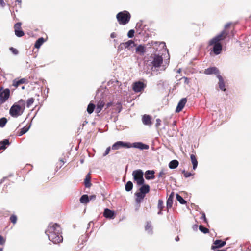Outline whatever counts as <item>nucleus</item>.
<instances>
[{
  "mask_svg": "<svg viewBox=\"0 0 251 251\" xmlns=\"http://www.w3.org/2000/svg\"><path fill=\"white\" fill-rule=\"evenodd\" d=\"M112 102L110 101V102H108L106 105V108H108V107H110L111 106H112Z\"/></svg>",
  "mask_w": 251,
  "mask_h": 251,
  "instance_id": "4d7b16f0",
  "label": "nucleus"
},
{
  "mask_svg": "<svg viewBox=\"0 0 251 251\" xmlns=\"http://www.w3.org/2000/svg\"><path fill=\"white\" fill-rule=\"evenodd\" d=\"M176 199L181 204H185L186 203V201L178 194H176Z\"/></svg>",
  "mask_w": 251,
  "mask_h": 251,
  "instance_id": "72a5a7b5",
  "label": "nucleus"
},
{
  "mask_svg": "<svg viewBox=\"0 0 251 251\" xmlns=\"http://www.w3.org/2000/svg\"><path fill=\"white\" fill-rule=\"evenodd\" d=\"M123 44L125 46V50H131L136 46L134 42L131 40L123 43Z\"/></svg>",
  "mask_w": 251,
  "mask_h": 251,
  "instance_id": "dca6fc26",
  "label": "nucleus"
},
{
  "mask_svg": "<svg viewBox=\"0 0 251 251\" xmlns=\"http://www.w3.org/2000/svg\"><path fill=\"white\" fill-rule=\"evenodd\" d=\"M175 196L174 192H172L169 195L167 200V208H171L173 202V199Z\"/></svg>",
  "mask_w": 251,
  "mask_h": 251,
  "instance_id": "4be33fe9",
  "label": "nucleus"
},
{
  "mask_svg": "<svg viewBox=\"0 0 251 251\" xmlns=\"http://www.w3.org/2000/svg\"><path fill=\"white\" fill-rule=\"evenodd\" d=\"M230 25V23H227V24L225 25V28H226L228 27Z\"/></svg>",
  "mask_w": 251,
  "mask_h": 251,
  "instance_id": "bf43d9fd",
  "label": "nucleus"
},
{
  "mask_svg": "<svg viewBox=\"0 0 251 251\" xmlns=\"http://www.w3.org/2000/svg\"><path fill=\"white\" fill-rule=\"evenodd\" d=\"M96 195H92L90 196L89 197V201H90V200L95 199H96Z\"/></svg>",
  "mask_w": 251,
  "mask_h": 251,
  "instance_id": "5fc2aeb1",
  "label": "nucleus"
},
{
  "mask_svg": "<svg viewBox=\"0 0 251 251\" xmlns=\"http://www.w3.org/2000/svg\"><path fill=\"white\" fill-rule=\"evenodd\" d=\"M10 220L14 224L16 223L17 221V217L16 215L14 214L12 215L10 217Z\"/></svg>",
  "mask_w": 251,
  "mask_h": 251,
  "instance_id": "ea45409f",
  "label": "nucleus"
},
{
  "mask_svg": "<svg viewBox=\"0 0 251 251\" xmlns=\"http://www.w3.org/2000/svg\"><path fill=\"white\" fill-rule=\"evenodd\" d=\"M197 226H197V225H194V226H193V228H194V229H196V230H197Z\"/></svg>",
  "mask_w": 251,
  "mask_h": 251,
  "instance_id": "0e129e2a",
  "label": "nucleus"
},
{
  "mask_svg": "<svg viewBox=\"0 0 251 251\" xmlns=\"http://www.w3.org/2000/svg\"><path fill=\"white\" fill-rule=\"evenodd\" d=\"M79 201L81 203H87L89 202V196L86 194H84L80 197Z\"/></svg>",
  "mask_w": 251,
  "mask_h": 251,
  "instance_id": "c756f323",
  "label": "nucleus"
},
{
  "mask_svg": "<svg viewBox=\"0 0 251 251\" xmlns=\"http://www.w3.org/2000/svg\"><path fill=\"white\" fill-rule=\"evenodd\" d=\"M217 251H226L225 250H218Z\"/></svg>",
  "mask_w": 251,
  "mask_h": 251,
  "instance_id": "774afa93",
  "label": "nucleus"
},
{
  "mask_svg": "<svg viewBox=\"0 0 251 251\" xmlns=\"http://www.w3.org/2000/svg\"><path fill=\"white\" fill-rule=\"evenodd\" d=\"M4 213L3 212V210H0V216H4Z\"/></svg>",
  "mask_w": 251,
  "mask_h": 251,
  "instance_id": "052dcab7",
  "label": "nucleus"
},
{
  "mask_svg": "<svg viewBox=\"0 0 251 251\" xmlns=\"http://www.w3.org/2000/svg\"><path fill=\"white\" fill-rule=\"evenodd\" d=\"M116 18L120 25H125L129 22L131 15L128 11L124 10L119 12L116 15Z\"/></svg>",
  "mask_w": 251,
  "mask_h": 251,
  "instance_id": "39448f33",
  "label": "nucleus"
},
{
  "mask_svg": "<svg viewBox=\"0 0 251 251\" xmlns=\"http://www.w3.org/2000/svg\"><path fill=\"white\" fill-rule=\"evenodd\" d=\"M136 28H137V29H141V30L143 29L142 24V22L141 21L140 22H138L136 24Z\"/></svg>",
  "mask_w": 251,
  "mask_h": 251,
  "instance_id": "a18cd8bd",
  "label": "nucleus"
},
{
  "mask_svg": "<svg viewBox=\"0 0 251 251\" xmlns=\"http://www.w3.org/2000/svg\"><path fill=\"white\" fill-rule=\"evenodd\" d=\"M162 210H159V211L158 212L157 214L158 215H162Z\"/></svg>",
  "mask_w": 251,
  "mask_h": 251,
  "instance_id": "680f3d73",
  "label": "nucleus"
},
{
  "mask_svg": "<svg viewBox=\"0 0 251 251\" xmlns=\"http://www.w3.org/2000/svg\"><path fill=\"white\" fill-rule=\"evenodd\" d=\"M141 187L139 189V192H136L134 195L136 197L135 202L137 204L140 203L144 199L146 194L148 193L150 190V187L148 184H143L140 185Z\"/></svg>",
  "mask_w": 251,
  "mask_h": 251,
  "instance_id": "20e7f679",
  "label": "nucleus"
},
{
  "mask_svg": "<svg viewBox=\"0 0 251 251\" xmlns=\"http://www.w3.org/2000/svg\"><path fill=\"white\" fill-rule=\"evenodd\" d=\"M116 37V34L115 32H112L110 34V37L111 38H114Z\"/></svg>",
  "mask_w": 251,
  "mask_h": 251,
  "instance_id": "6e6d98bb",
  "label": "nucleus"
},
{
  "mask_svg": "<svg viewBox=\"0 0 251 251\" xmlns=\"http://www.w3.org/2000/svg\"><path fill=\"white\" fill-rule=\"evenodd\" d=\"M182 173L183 174L184 176L186 178H188V177L192 176V175H193V174H192L191 172H186L185 170L182 171Z\"/></svg>",
  "mask_w": 251,
  "mask_h": 251,
  "instance_id": "37998d69",
  "label": "nucleus"
},
{
  "mask_svg": "<svg viewBox=\"0 0 251 251\" xmlns=\"http://www.w3.org/2000/svg\"><path fill=\"white\" fill-rule=\"evenodd\" d=\"M145 230L150 235H152L153 234L152 227L150 221L147 222L145 226Z\"/></svg>",
  "mask_w": 251,
  "mask_h": 251,
  "instance_id": "393cba45",
  "label": "nucleus"
},
{
  "mask_svg": "<svg viewBox=\"0 0 251 251\" xmlns=\"http://www.w3.org/2000/svg\"><path fill=\"white\" fill-rule=\"evenodd\" d=\"M30 127V125H29L28 126H25L23 127L21 129V131L19 133V135H18L19 136H22L23 134H25V133H26L28 131V130L29 129Z\"/></svg>",
  "mask_w": 251,
  "mask_h": 251,
  "instance_id": "7c9ffc66",
  "label": "nucleus"
},
{
  "mask_svg": "<svg viewBox=\"0 0 251 251\" xmlns=\"http://www.w3.org/2000/svg\"><path fill=\"white\" fill-rule=\"evenodd\" d=\"M16 1H17L18 3L20 4V3H21V2H22V0H16Z\"/></svg>",
  "mask_w": 251,
  "mask_h": 251,
  "instance_id": "69168bd1",
  "label": "nucleus"
},
{
  "mask_svg": "<svg viewBox=\"0 0 251 251\" xmlns=\"http://www.w3.org/2000/svg\"><path fill=\"white\" fill-rule=\"evenodd\" d=\"M85 186L87 188H89L91 186V183L90 182V177L89 176V175H87L85 177L84 180Z\"/></svg>",
  "mask_w": 251,
  "mask_h": 251,
  "instance_id": "f704fd0d",
  "label": "nucleus"
},
{
  "mask_svg": "<svg viewBox=\"0 0 251 251\" xmlns=\"http://www.w3.org/2000/svg\"><path fill=\"white\" fill-rule=\"evenodd\" d=\"M21 22H18L14 25L15 34L18 37H21L25 34L24 31L21 29Z\"/></svg>",
  "mask_w": 251,
  "mask_h": 251,
  "instance_id": "9b49d317",
  "label": "nucleus"
},
{
  "mask_svg": "<svg viewBox=\"0 0 251 251\" xmlns=\"http://www.w3.org/2000/svg\"><path fill=\"white\" fill-rule=\"evenodd\" d=\"M120 56H122V57H126V56H128V54L127 52H122L120 53Z\"/></svg>",
  "mask_w": 251,
  "mask_h": 251,
  "instance_id": "864d4df0",
  "label": "nucleus"
},
{
  "mask_svg": "<svg viewBox=\"0 0 251 251\" xmlns=\"http://www.w3.org/2000/svg\"><path fill=\"white\" fill-rule=\"evenodd\" d=\"M179 162L177 160H173L169 163V167L171 169H174L177 167Z\"/></svg>",
  "mask_w": 251,
  "mask_h": 251,
  "instance_id": "c85d7f7f",
  "label": "nucleus"
},
{
  "mask_svg": "<svg viewBox=\"0 0 251 251\" xmlns=\"http://www.w3.org/2000/svg\"><path fill=\"white\" fill-rule=\"evenodd\" d=\"M9 50L11 51V52L14 54V55H18L19 54V51L18 50H17L16 49L13 48V47H10L9 48Z\"/></svg>",
  "mask_w": 251,
  "mask_h": 251,
  "instance_id": "79ce46f5",
  "label": "nucleus"
},
{
  "mask_svg": "<svg viewBox=\"0 0 251 251\" xmlns=\"http://www.w3.org/2000/svg\"><path fill=\"white\" fill-rule=\"evenodd\" d=\"M204 73L207 75L215 74L217 76L218 74H220L219 70L215 67H209L205 69Z\"/></svg>",
  "mask_w": 251,
  "mask_h": 251,
  "instance_id": "4468645a",
  "label": "nucleus"
},
{
  "mask_svg": "<svg viewBox=\"0 0 251 251\" xmlns=\"http://www.w3.org/2000/svg\"><path fill=\"white\" fill-rule=\"evenodd\" d=\"M201 219L203 220L205 223H207L208 222L204 212L202 213V215L201 217Z\"/></svg>",
  "mask_w": 251,
  "mask_h": 251,
  "instance_id": "49530a36",
  "label": "nucleus"
},
{
  "mask_svg": "<svg viewBox=\"0 0 251 251\" xmlns=\"http://www.w3.org/2000/svg\"><path fill=\"white\" fill-rule=\"evenodd\" d=\"M157 207L159 210H162L163 206V201L162 200L159 199L158 200Z\"/></svg>",
  "mask_w": 251,
  "mask_h": 251,
  "instance_id": "a19ab883",
  "label": "nucleus"
},
{
  "mask_svg": "<svg viewBox=\"0 0 251 251\" xmlns=\"http://www.w3.org/2000/svg\"><path fill=\"white\" fill-rule=\"evenodd\" d=\"M187 102V99L186 98H182L178 102L177 106L176 109V112H179L181 111L184 107Z\"/></svg>",
  "mask_w": 251,
  "mask_h": 251,
  "instance_id": "2eb2a0df",
  "label": "nucleus"
},
{
  "mask_svg": "<svg viewBox=\"0 0 251 251\" xmlns=\"http://www.w3.org/2000/svg\"><path fill=\"white\" fill-rule=\"evenodd\" d=\"M175 240H176V241H178L179 240V237H178V236H177L176 237V238H175Z\"/></svg>",
  "mask_w": 251,
  "mask_h": 251,
  "instance_id": "e2e57ef3",
  "label": "nucleus"
},
{
  "mask_svg": "<svg viewBox=\"0 0 251 251\" xmlns=\"http://www.w3.org/2000/svg\"><path fill=\"white\" fill-rule=\"evenodd\" d=\"M110 150H111V147H108L106 148L105 151V152L104 153V154H103V156H105L106 155H107V154H109L110 151Z\"/></svg>",
  "mask_w": 251,
  "mask_h": 251,
  "instance_id": "09e8293b",
  "label": "nucleus"
},
{
  "mask_svg": "<svg viewBox=\"0 0 251 251\" xmlns=\"http://www.w3.org/2000/svg\"><path fill=\"white\" fill-rule=\"evenodd\" d=\"M199 230L202 233L204 234L208 233L209 232V229L205 227H204L202 225H200L199 227Z\"/></svg>",
  "mask_w": 251,
  "mask_h": 251,
  "instance_id": "e433bc0d",
  "label": "nucleus"
},
{
  "mask_svg": "<svg viewBox=\"0 0 251 251\" xmlns=\"http://www.w3.org/2000/svg\"><path fill=\"white\" fill-rule=\"evenodd\" d=\"M152 58L153 60L151 62L152 64V69H153V68H156L160 67L163 63V57L162 56L155 54Z\"/></svg>",
  "mask_w": 251,
  "mask_h": 251,
  "instance_id": "1a4fd4ad",
  "label": "nucleus"
},
{
  "mask_svg": "<svg viewBox=\"0 0 251 251\" xmlns=\"http://www.w3.org/2000/svg\"><path fill=\"white\" fill-rule=\"evenodd\" d=\"M136 208H135V211H138V209H139V207H140V203L137 204V203H136Z\"/></svg>",
  "mask_w": 251,
  "mask_h": 251,
  "instance_id": "13d9d810",
  "label": "nucleus"
},
{
  "mask_svg": "<svg viewBox=\"0 0 251 251\" xmlns=\"http://www.w3.org/2000/svg\"><path fill=\"white\" fill-rule=\"evenodd\" d=\"M144 83L141 81L135 82L133 85V90L135 92H140L145 88Z\"/></svg>",
  "mask_w": 251,
  "mask_h": 251,
  "instance_id": "f8f14e48",
  "label": "nucleus"
},
{
  "mask_svg": "<svg viewBox=\"0 0 251 251\" xmlns=\"http://www.w3.org/2000/svg\"><path fill=\"white\" fill-rule=\"evenodd\" d=\"M134 33H135L134 30L130 29L127 33L128 37L129 38H132L134 35Z\"/></svg>",
  "mask_w": 251,
  "mask_h": 251,
  "instance_id": "c03bdc74",
  "label": "nucleus"
},
{
  "mask_svg": "<svg viewBox=\"0 0 251 251\" xmlns=\"http://www.w3.org/2000/svg\"><path fill=\"white\" fill-rule=\"evenodd\" d=\"M44 42L45 40L43 37L38 38L35 42L34 47L36 49L40 48Z\"/></svg>",
  "mask_w": 251,
  "mask_h": 251,
  "instance_id": "cd10ccee",
  "label": "nucleus"
},
{
  "mask_svg": "<svg viewBox=\"0 0 251 251\" xmlns=\"http://www.w3.org/2000/svg\"><path fill=\"white\" fill-rule=\"evenodd\" d=\"M191 161L193 165V169L196 170L198 166V161L195 155L191 154L190 155Z\"/></svg>",
  "mask_w": 251,
  "mask_h": 251,
  "instance_id": "bb28decb",
  "label": "nucleus"
},
{
  "mask_svg": "<svg viewBox=\"0 0 251 251\" xmlns=\"http://www.w3.org/2000/svg\"><path fill=\"white\" fill-rule=\"evenodd\" d=\"M228 32L223 30L209 41V46L213 45V51L215 55L219 54L222 50V46L220 41L224 40L228 36Z\"/></svg>",
  "mask_w": 251,
  "mask_h": 251,
  "instance_id": "f03ea898",
  "label": "nucleus"
},
{
  "mask_svg": "<svg viewBox=\"0 0 251 251\" xmlns=\"http://www.w3.org/2000/svg\"><path fill=\"white\" fill-rule=\"evenodd\" d=\"M50 241L54 244L59 243L63 241L61 228L57 223H50L45 231Z\"/></svg>",
  "mask_w": 251,
  "mask_h": 251,
  "instance_id": "f257e3e1",
  "label": "nucleus"
},
{
  "mask_svg": "<svg viewBox=\"0 0 251 251\" xmlns=\"http://www.w3.org/2000/svg\"><path fill=\"white\" fill-rule=\"evenodd\" d=\"M104 105L105 103L104 101L101 100L99 101L97 104L96 112L97 113H99L102 110V108L104 107Z\"/></svg>",
  "mask_w": 251,
  "mask_h": 251,
  "instance_id": "a878e982",
  "label": "nucleus"
},
{
  "mask_svg": "<svg viewBox=\"0 0 251 251\" xmlns=\"http://www.w3.org/2000/svg\"><path fill=\"white\" fill-rule=\"evenodd\" d=\"M124 50H125V46L123 43H122L118 46L117 51L119 53H120Z\"/></svg>",
  "mask_w": 251,
  "mask_h": 251,
  "instance_id": "58836bf2",
  "label": "nucleus"
},
{
  "mask_svg": "<svg viewBox=\"0 0 251 251\" xmlns=\"http://www.w3.org/2000/svg\"><path fill=\"white\" fill-rule=\"evenodd\" d=\"M131 148H137L141 150H148L149 149V146L147 144H145L141 142H134L133 143H130Z\"/></svg>",
  "mask_w": 251,
  "mask_h": 251,
  "instance_id": "9d476101",
  "label": "nucleus"
},
{
  "mask_svg": "<svg viewBox=\"0 0 251 251\" xmlns=\"http://www.w3.org/2000/svg\"><path fill=\"white\" fill-rule=\"evenodd\" d=\"M154 170H147L145 173V178L147 180L153 179L155 178Z\"/></svg>",
  "mask_w": 251,
  "mask_h": 251,
  "instance_id": "a211bd4d",
  "label": "nucleus"
},
{
  "mask_svg": "<svg viewBox=\"0 0 251 251\" xmlns=\"http://www.w3.org/2000/svg\"><path fill=\"white\" fill-rule=\"evenodd\" d=\"M226 244V241L220 239H217L213 242V245L211 246L212 250H215L217 248H220L224 246Z\"/></svg>",
  "mask_w": 251,
  "mask_h": 251,
  "instance_id": "ddd939ff",
  "label": "nucleus"
},
{
  "mask_svg": "<svg viewBox=\"0 0 251 251\" xmlns=\"http://www.w3.org/2000/svg\"><path fill=\"white\" fill-rule=\"evenodd\" d=\"M10 144L9 139H5L0 142V150H4Z\"/></svg>",
  "mask_w": 251,
  "mask_h": 251,
  "instance_id": "5701e85b",
  "label": "nucleus"
},
{
  "mask_svg": "<svg viewBox=\"0 0 251 251\" xmlns=\"http://www.w3.org/2000/svg\"><path fill=\"white\" fill-rule=\"evenodd\" d=\"M95 107L96 106L94 104L92 103H89L87 106V111L89 114L92 113L95 108Z\"/></svg>",
  "mask_w": 251,
  "mask_h": 251,
  "instance_id": "473e14b6",
  "label": "nucleus"
},
{
  "mask_svg": "<svg viewBox=\"0 0 251 251\" xmlns=\"http://www.w3.org/2000/svg\"><path fill=\"white\" fill-rule=\"evenodd\" d=\"M103 216L106 218L113 219L115 217L114 211L108 208H105L103 212Z\"/></svg>",
  "mask_w": 251,
  "mask_h": 251,
  "instance_id": "f3484780",
  "label": "nucleus"
},
{
  "mask_svg": "<svg viewBox=\"0 0 251 251\" xmlns=\"http://www.w3.org/2000/svg\"><path fill=\"white\" fill-rule=\"evenodd\" d=\"M10 91L9 88L3 89L0 87V105L6 102L9 98Z\"/></svg>",
  "mask_w": 251,
  "mask_h": 251,
  "instance_id": "0eeeda50",
  "label": "nucleus"
},
{
  "mask_svg": "<svg viewBox=\"0 0 251 251\" xmlns=\"http://www.w3.org/2000/svg\"><path fill=\"white\" fill-rule=\"evenodd\" d=\"M5 243V240L4 239L3 237L0 235V245H3Z\"/></svg>",
  "mask_w": 251,
  "mask_h": 251,
  "instance_id": "8fccbe9b",
  "label": "nucleus"
},
{
  "mask_svg": "<svg viewBox=\"0 0 251 251\" xmlns=\"http://www.w3.org/2000/svg\"><path fill=\"white\" fill-rule=\"evenodd\" d=\"M133 179L137 183V185L143 184L145 183L144 179V172L141 169H137L132 172Z\"/></svg>",
  "mask_w": 251,
  "mask_h": 251,
  "instance_id": "423d86ee",
  "label": "nucleus"
},
{
  "mask_svg": "<svg viewBox=\"0 0 251 251\" xmlns=\"http://www.w3.org/2000/svg\"><path fill=\"white\" fill-rule=\"evenodd\" d=\"M142 121L144 125L146 126H151V117L147 114H145L143 116L142 118Z\"/></svg>",
  "mask_w": 251,
  "mask_h": 251,
  "instance_id": "6ab92c4d",
  "label": "nucleus"
},
{
  "mask_svg": "<svg viewBox=\"0 0 251 251\" xmlns=\"http://www.w3.org/2000/svg\"><path fill=\"white\" fill-rule=\"evenodd\" d=\"M182 79H184V83L185 84H188L190 82L189 79L186 77H183Z\"/></svg>",
  "mask_w": 251,
  "mask_h": 251,
  "instance_id": "603ef678",
  "label": "nucleus"
},
{
  "mask_svg": "<svg viewBox=\"0 0 251 251\" xmlns=\"http://www.w3.org/2000/svg\"><path fill=\"white\" fill-rule=\"evenodd\" d=\"M34 101V99L33 98H29L26 101V106L27 107H30L31 105L33 103ZM26 104V102H25Z\"/></svg>",
  "mask_w": 251,
  "mask_h": 251,
  "instance_id": "4c0bfd02",
  "label": "nucleus"
},
{
  "mask_svg": "<svg viewBox=\"0 0 251 251\" xmlns=\"http://www.w3.org/2000/svg\"><path fill=\"white\" fill-rule=\"evenodd\" d=\"M217 78L219 79V87L220 90L223 91H226V89L225 88V84L222 76L220 75V74H218L217 75Z\"/></svg>",
  "mask_w": 251,
  "mask_h": 251,
  "instance_id": "aec40b11",
  "label": "nucleus"
},
{
  "mask_svg": "<svg viewBox=\"0 0 251 251\" xmlns=\"http://www.w3.org/2000/svg\"><path fill=\"white\" fill-rule=\"evenodd\" d=\"M122 148H130V143L128 142L119 141L114 143L111 147V149L113 150H119Z\"/></svg>",
  "mask_w": 251,
  "mask_h": 251,
  "instance_id": "6e6552de",
  "label": "nucleus"
},
{
  "mask_svg": "<svg viewBox=\"0 0 251 251\" xmlns=\"http://www.w3.org/2000/svg\"><path fill=\"white\" fill-rule=\"evenodd\" d=\"M25 108V101L22 99L15 102L11 107L9 114L12 117H17L21 115Z\"/></svg>",
  "mask_w": 251,
  "mask_h": 251,
  "instance_id": "7ed1b4c3",
  "label": "nucleus"
},
{
  "mask_svg": "<svg viewBox=\"0 0 251 251\" xmlns=\"http://www.w3.org/2000/svg\"><path fill=\"white\" fill-rule=\"evenodd\" d=\"M26 79L23 78L20 79H15L12 81V86L17 88L20 84L25 83Z\"/></svg>",
  "mask_w": 251,
  "mask_h": 251,
  "instance_id": "412c9836",
  "label": "nucleus"
},
{
  "mask_svg": "<svg viewBox=\"0 0 251 251\" xmlns=\"http://www.w3.org/2000/svg\"><path fill=\"white\" fill-rule=\"evenodd\" d=\"M7 122V119L5 117H2L0 119V127H4Z\"/></svg>",
  "mask_w": 251,
  "mask_h": 251,
  "instance_id": "c9c22d12",
  "label": "nucleus"
},
{
  "mask_svg": "<svg viewBox=\"0 0 251 251\" xmlns=\"http://www.w3.org/2000/svg\"><path fill=\"white\" fill-rule=\"evenodd\" d=\"M165 174H166V172H165V171L164 170H162L161 171H160V172L158 174V177L159 178L160 177H163V176Z\"/></svg>",
  "mask_w": 251,
  "mask_h": 251,
  "instance_id": "3c124183",
  "label": "nucleus"
},
{
  "mask_svg": "<svg viewBox=\"0 0 251 251\" xmlns=\"http://www.w3.org/2000/svg\"><path fill=\"white\" fill-rule=\"evenodd\" d=\"M161 120L159 118L157 119L156 120V123H155V127L157 128L159 127L161 124Z\"/></svg>",
  "mask_w": 251,
  "mask_h": 251,
  "instance_id": "de8ad7c7",
  "label": "nucleus"
},
{
  "mask_svg": "<svg viewBox=\"0 0 251 251\" xmlns=\"http://www.w3.org/2000/svg\"><path fill=\"white\" fill-rule=\"evenodd\" d=\"M133 183L131 181H128L125 185V190L129 192L131 190H132L133 188Z\"/></svg>",
  "mask_w": 251,
  "mask_h": 251,
  "instance_id": "2f4dec72",
  "label": "nucleus"
},
{
  "mask_svg": "<svg viewBox=\"0 0 251 251\" xmlns=\"http://www.w3.org/2000/svg\"><path fill=\"white\" fill-rule=\"evenodd\" d=\"M145 48L142 45H139L136 48V52L140 55H143L145 52Z\"/></svg>",
  "mask_w": 251,
  "mask_h": 251,
  "instance_id": "b1692460",
  "label": "nucleus"
},
{
  "mask_svg": "<svg viewBox=\"0 0 251 251\" xmlns=\"http://www.w3.org/2000/svg\"><path fill=\"white\" fill-rule=\"evenodd\" d=\"M176 121H174L173 122V125L175 126V125H176Z\"/></svg>",
  "mask_w": 251,
  "mask_h": 251,
  "instance_id": "338daca9",
  "label": "nucleus"
}]
</instances>
